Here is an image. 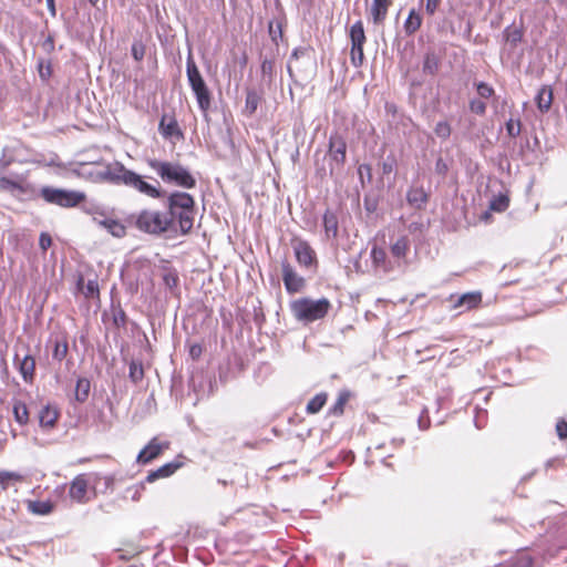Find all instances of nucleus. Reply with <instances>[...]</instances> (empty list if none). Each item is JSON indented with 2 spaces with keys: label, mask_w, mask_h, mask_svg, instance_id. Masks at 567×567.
<instances>
[{
  "label": "nucleus",
  "mask_w": 567,
  "mask_h": 567,
  "mask_svg": "<svg viewBox=\"0 0 567 567\" xmlns=\"http://www.w3.org/2000/svg\"><path fill=\"white\" fill-rule=\"evenodd\" d=\"M127 168L120 162H114L106 165L102 171L97 173V176L102 181H106L109 183L115 185H122Z\"/></svg>",
  "instance_id": "11"
},
{
  "label": "nucleus",
  "mask_w": 567,
  "mask_h": 567,
  "mask_svg": "<svg viewBox=\"0 0 567 567\" xmlns=\"http://www.w3.org/2000/svg\"><path fill=\"white\" fill-rule=\"evenodd\" d=\"M383 174H390L393 171V162H384L382 164Z\"/></svg>",
  "instance_id": "61"
},
{
  "label": "nucleus",
  "mask_w": 567,
  "mask_h": 567,
  "mask_svg": "<svg viewBox=\"0 0 567 567\" xmlns=\"http://www.w3.org/2000/svg\"><path fill=\"white\" fill-rule=\"evenodd\" d=\"M350 60L353 66H361L364 61L363 47H351Z\"/></svg>",
  "instance_id": "40"
},
{
  "label": "nucleus",
  "mask_w": 567,
  "mask_h": 567,
  "mask_svg": "<svg viewBox=\"0 0 567 567\" xmlns=\"http://www.w3.org/2000/svg\"><path fill=\"white\" fill-rule=\"evenodd\" d=\"M144 489V482H142L140 485L128 487L126 489L127 493L132 492L131 498L133 501H138L141 498V493Z\"/></svg>",
  "instance_id": "51"
},
{
  "label": "nucleus",
  "mask_w": 567,
  "mask_h": 567,
  "mask_svg": "<svg viewBox=\"0 0 567 567\" xmlns=\"http://www.w3.org/2000/svg\"><path fill=\"white\" fill-rule=\"evenodd\" d=\"M69 497L78 504H85L95 497V491L90 488L86 474H79L70 482Z\"/></svg>",
  "instance_id": "8"
},
{
  "label": "nucleus",
  "mask_w": 567,
  "mask_h": 567,
  "mask_svg": "<svg viewBox=\"0 0 567 567\" xmlns=\"http://www.w3.org/2000/svg\"><path fill=\"white\" fill-rule=\"evenodd\" d=\"M155 184H151L144 179V177L131 169L127 168L123 184L134 190L151 197V198H162L165 195V192L161 188L159 182L157 179L154 181Z\"/></svg>",
  "instance_id": "7"
},
{
  "label": "nucleus",
  "mask_w": 567,
  "mask_h": 567,
  "mask_svg": "<svg viewBox=\"0 0 567 567\" xmlns=\"http://www.w3.org/2000/svg\"><path fill=\"white\" fill-rule=\"evenodd\" d=\"M85 212L93 217V221L102 226L103 218H107L105 214L96 206L85 207Z\"/></svg>",
  "instance_id": "46"
},
{
  "label": "nucleus",
  "mask_w": 567,
  "mask_h": 567,
  "mask_svg": "<svg viewBox=\"0 0 567 567\" xmlns=\"http://www.w3.org/2000/svg\"><path fill=\"white\" fill-rule=\"evenodd\" d=\"M186 74L188 83L196 96L199 109L206 113L210 107V92L189 52L186 60Z\"/></svg>",
  "instance_id": "5"
},
{
  "label": "nucleus",
  "mask_w": 567,
  "mask_h": 567,
  "mask_svg": "<svg viewBox=\"0 0 567 567\" xmlns=\"http://www.w3.org/2000/svg\"><path fill=\"white\" fill-rule=\"evenodd\" d=\"M168 449L167 442H159L156 437L152 439L150 443L138 453L136 461L141 464H147L158 457L162 452Z\"/></svg>",
  "instance_id": "12"
},
{
  "label": "nucleus",
  "mask_w": 567,
  "mask_h": 567,
  "mask_svg": "<svg viewBox=\"0 0 567 567\" xmlns=\"http://www.w3.org/2000/svg\"><path fill=\"white\" fill-rule=\"evenodd\" d=\"M417 423H419V427H420L421 430H427V429H429V426H430V421H429V419L426 417V421H425L423 415H421V416L419 417Z\"/></svg>",
  "instance_id": "60"
},
{
  "label": "nucleus",
  "mask_w": 567,
  "mask_h": 567,
  "mask_svg": "<svg viewBox=\"0 0 567 567\" xmlns=\"http://www.w3.org/2000/svg\"><path fill=\"white\" fill-rule=\"evenodd\" d=\"M86 298H94L99 296V285L96 280H89L83 291Z\"/></svg>",
  "instance_id": "47"
},
{
  "label": "nucleus",
  "mask_w": 567,
  "mask_h": 567,
  "mask_svg": "<svg viewBox=\"0 0 567 567\" xmlns=\"http://www.w3.org/2000/svg\"><path fill=\"white\" fill-rule=\"evenodd\" d=\"M536 104L542 113L549 111L553 103V91L548 85H543L536 95Z\"/></svg>",
  "instance_id": "24"
},
{
  "label": "nucleus",
  "mask_w": 567,
  "mask_h": 567,
  "mask_svg": "<svg viewBox=\"0 0 567 567\" xmlns=\"http://www.w3.org/2000/svg\"><path fill=\"white\" fill-rule=\"evenodd\" d=\"M421 24L422 18L420 17L419 13L415 12V10L412 9L404 22V32L408 35H412L420 29Z\"/></svg>",
  "instance_id": "29"
},
{
  "label": "nucleus",
  "mask_w": 567,
  "mask_h": 567,
  "mask_svg": "<svg viewBox=\"0 0 567 567\" xmlns=\"http://www.w3.org/2000/svg\"><path fill=\"white\" fill-rule=\"evenodd\" d=\"M441 3V0H426L425 2V11L433 16L435 11L437 10L439 6Z\"/></svg>",
  "instance_id": "54"
},
{
  "label": "nucleus",
  "mask_w": 567,
  "mask_h": 567,
  "mask_svg": "<svg viewBox=\"0 0 567 567\" xmlns=\"http://www.w3.org/2000/svg\"><path fill=\"white\" fill-rule=\"evenodd\" d=\"M482 302V293L478 291L466 292L458 296L454 303L453 309H460V312L476 308Z\"/></svg>",
  "instance_id": "18"
},
{
  "label": "nucleus",
  "mask_w": 567,
  "mask_h": 567,
  "mask_svg": "<svg viewBox=\"0 0 567 567\" xmlns=\"http://www.w3.org/2000/svg\"><path fill=\"white\" fill-rule=\"evenodd\" d=\"M476 91H477V94L480 95V97L486 99V100L492 97L495 93L494 89L485 82H478L476 84Z\"/></svg>",
  "instance_id": "43"
},
{
  "label": "nucleus",
  "mask_w": 567,
  "mask_h": 567,
  "mask_svg": "<svg viewBox=\"0 0 567 567\" xmlns=\"http://www.w3.org/2000/svg\"><path fill=\"white\" fill-rule=\"evenodd\" d=\"M102 227L105 228L114 237L121 238L126 234L125 226L113 218H103Z\"/></svg>",
  "instance_id": "28"
},
{
  "label": "nucleus",
  "mask_w": 567,
  "mask_h": 567,
  "mask_svg": "<svg viewBox=\"0 0 567 567\" xmlns=\"http://www.w3.org/2000/svg\"><path fill=\"white\" fill-rule=\"evenodd\" d=\"M359 174L361 176V178L363 177V174L364 175H368L369 179H371V167L370 165L368 164H362L359 166Z\"/></svg>",
  "instance_id": "58"
},
{
  "label": "nucleus",
  "mask_w": 567,
  "mask_h": 567,
  "mask_svg": "<svg viewBox=\"0 0 567 567\" xmlns=\"http://www.w3.org/2000/svg\"><path fill=\"white\" fill-rule=\"evenodd\" d=\"M364 204H365V208H367L368 212H374L375 210L377 205L374 203H370L369 200L365 199Z\"/></svg>",
  "instance_id": "63"
},
{
  "label": "nucleus",
  "mask_w": 567,
  "mask_h": 567,
  "mask_svg": "<svg viewBox=\"0 0 567 567\" xmlns=\"http://www.w3.org/2000/svg\"><path fill=\"white\" fill-rule=\"evenodd\" d=\"M90 393V381L85 378H80L76 382L75 399L79 402H84Z\"/></svg>",
  "instance_id": "35"
},
{
  "label": "nucleus",
  "mask_w": 567,
  "mask_h": 567,
  "mask_svg": "<svg viewBox=\"0 0 567 567\" xmlns=\"http://www.w3.org/2000/svg\"><path fill=\"white\" fill-rule=\"evenodd\" d=\"M40 248L45 251L52 245V238L47 233H41L39 238Z\"/></svg>",
  "instance_id": "50"
},
{
  "label": "nucleus",
  "mask_w": 567,
  "mask_h": 567,
  "mask_svg": "<svg viewBox=\"0 0 567 567\" xmlns=\"http://www.w3.org/2000/svg\"><path fill=\"white\" fill-rule=\"evenodd\" d=\"M28 508L33 514L47 515L52 512L53 505L51 502L34 501L29 502Z\"/></svg>",
  "instance_id": "33"
},
{
  "label": "nucleus",
  "mask_w": 567,
  "mask_h": 567,
  "mask_svg": "<svg viewBox=\"0 0 567 567\" xmlns=\"http://www.w3.org/2000/svg\"><path fill=\"white\" fill-rule=\"evenodd\" d=\"M133 225L143 233L150 235H161L171 229L173 221L167 213L144 209L137 215L130 217Z\"/></svg>",
  "instance_id": "3"
},
{
  "label": "nucleus",
  "mask_w": 567,
  "mask_h": 567,
  "mask_svg": "<svg viewBox=\"0 0 567 567\" xmlns=\"http://www.w3.org/2000/svg\"><path fill=\"white\" fill-rule=\"evenodd\" d=\"M371 259L373 266L377 269H380L384 272H390L393 270V265L390 260H388V255L383 248L373 246L371 249Z\"/></svg>",
  "instance_id": "22"
},
{
  "label": "nucleus",
  "mask_w": 567,
  "mask_h": 567,
  "mask_svg": "<svg viewBox=\"0 0 567 567\" xmlns=\"http://www.w3.org/2000/svg\"><path fill=\"white\" fill-rule=\"evenodd\" d=\"M203 349L199 344H193L189 349V354L193 359H198L202 355Z\"/></svg>",
  "instance_id": "57"
},
{
  "label": "nucleus",
  "mask_w": 567,
  "mask_h": 567,
  "mask_svg": "<svg viewBox=\"0 0 567 567\" xmlns=\"http://www.w3.org/2000/svg\"><path fill=\"white\" fill-rule=\"evenodd\" d=\"M181 463L171 462L162 465L155 471H151L145 477L146 483H153L158 478H165L173 475L177 468H179Z\"/></svg>",
  "instance_id": "23"
},
{
  "label": "nucleus",
  "mask_w": 567,
  "mask_h": 567,
  "mask_svg": "<svg viewBox=\"0 0 567 567\" xmlns=\"http://www.w3.org/2000/svg\"><path fill=\"white\" fill-rule=\"evenodd\" d=\"M58 416L59 413L55 409H52L49 405L44 406L39 413L40 425L43 427H52L55 424Z\"/></svg>",
  "instance_id": "26"
},
{
  "label": "nucleus",
  "mask_w": 567,
  "mask_h": 567,
  "mask_svg": "<svg viewBox=\"0 0 567 567\" xmlns=\"http://www.w3.org/2000/svg\"><path fill=\"white\" fill-rule=\"evenodd\" d=\"M282 269V280L286 287V290L289 293L299 292L305 286V280L300 277L292 266L288 261H284L281 264Z\"/></svg>",
  "instance_id": "10"
},
{
  "label": "nucleus",
  "mask_w": 567,
  "mask_h": 567,
  "mask_svg": "<svg viewBox=\"0 0 567 567\" xmlns=\"http://www.w3.org/2000/svg\"><path fill=\"white\" fill-rule=\"evenodd\" d=\"M348 400L347 395L341 394L333 406L330 409V413L333 415H341L343 413V406Z\"/></svg>",
  "instance_id": "48"
},
{
  "label": "nucleus",
  "mask_w": 567,
  "mask_h": 567,
  "mask_svg": "<svg viewBox=\"0 0 567 567\" xmlns=\"http://www.w3.org/2000/svg\"><path fill=\"white\" fill-rule=\"evenodd\" d=\"M327 394L326 393H318L317 395H315L307 404L306 406V411L307 413L309 414H316L318 413L322 408L323 405L326 404L327 402Z\"/></svg>",
  "instance_id": "31"
},
{
  "label": "nucleus",
  "mask_w": 567,
  "mask_h": 567,
  "mask_svg": "<svg viewBox=\"0 0 567 567\" xmlns=\"http://www.w3.org/2000/svg\"><path fill=\"white\" fill-rule=\"evenodd\" d=\"M556 432L560 440H566L567 439V422H565V421L557 422Z\"/></svg>",
  "instance_id": "52"
},
{
  "label": "nucleus",
  "mask_w": 567,
  "mask_h": 567,
  "mask_svg": "<svg viewBox=\"0 0 567 567\" xmlns=\"http://www.w3.org/2000/svg\"><path fill=\"white\" fill-rule=\"evenodd\" d=\"M392 0H372L370 14L374 24H381L388 16Z\"/></svg>",
  "instance_id": "20"
},
{
  "label": "nucleus",
  "mask_w": 567,
  "mask_h": 567,
  "mask_svg": "<svg viewBox=\"0 0 567 567\" xmlns=\"http://www.w3.org/2000/svg\"><path fill=\"white\" fill-rule=\"evenodd\" d=\"M291 246L299 265L309 267L316 261V252L308 241L300 238H293L291 240Z\"/></svg>",
  "instance_id": "9"
},
{
  "label": "nucleus",
  "mask_w": 567,
  "mask_h": 567,
  "mask_svg": "<svg viewBox=\"0 0 567 567\" xmlns=\"http://www.w3.org/2000/svg\"><path fill=\"white\" fill-rule=\"evenodd\" d=\"M435 135L441 140H447L451 136L452 128L447 121H440L434 126Z\"/></svg>",
  "instance_id": "39"
},
{
  "label": "nucleus",
  "mask_w": 567,
  "mask_h": 567,
  "mask_svg": "<svg viewBox=\"0 0 567 567\" xmlns=\"http://www.w3.org/2000/svg\"><path fill=\"white\" fill-rule=\"evenodd\" d=\"M406 200L410 206L415 209H422L425 207L429 200V194L423 187H411L406 194Z\"/></svg>",
  "instance_id": "21"
},
{
  "label": "nucleus",
  "mask_w": 567,
  "mask_h": 567,
  "mask_svg": "<svg viewBox=\"0 0 567 567\" xmlns=\"http://www.w3.org/2000/svg\"><path fill=\"white\" fill-rule=\"evenodd\" d=\"M103 481H104V485H105L106 487H111V486H112V484H113V482H114V480H113V477H112V476H104V477H103Z\"/></svg>",
  "instance_id": "64"
},
{
  "label": "nucleus",
  "mask_w": 567,
  "mask_h": 567,
  "mask_svg": "<svg viewBox=\"0 0 567 567\" xmlns=\"http://www.w3.org/2000/svg\"><path fill=\"white\" fill-rule=\"evenodd\" d=\"M22 476L16 472H1L0 486L2 489H7L10 481H21Z\"/></svg>",
  "instance_id": "41"
},
{
  "label": "nucleus",
  "mask_w": 567,
  "mask_h": 567,
  "mask_svg": "<svg viewBox=\"0 0 567 567\" xmlns=\"http://www.w3.org/2000/svg\"><path fill=\"white\" fill-rule=\"evenodd\" d=\"M351 47H363L367 38L364 33L363 23L361 20L353 23L350 28Z\"/></svg>",
  "instance_id": "25"
},
{
  "label": "nucleus",
  "mask_w": 567,
  "mask_h": 567,
  "mask_svg": "<svg viewBox=\"0 0 567 567\" xmlns=\"http://www.w3.org/2000/svg\"><path fill=\"white\" fill-rule=\"evenodd\" d=\"M159 133L165 138L183 137V133L178 127V123L175 117L163 115L158 125Z\"/></svg>",
  "instance_id": "19"
},
{
  "label": "nucleus",
  "mask_w": 567,
  "mask_h": 567,
  "mask_svg": "<svg viewBox=\"0 0 567 567\" xmlns=\"http://www.w3.org/2000/svg\"><path fill=\"white\" fill-rule=\"evenodd\" d=\"M144 47L142 44H133L132 45V55L136 61H141L144 58Z\"/></svg>",
  "instance_id": "53"
},
{
  "label": "nucleus",
  "mask_w": 567,
  "mask_h": 567,
  "mask_svg": "<svg viewBox=\"0 0 567 567\" xmlns=\"http://www.w3.org/2000/svg\"><path fill=\"white\" fill-rule=\"evenodd\" d=\"M128 377L134 383H138L140 381H142V379L144 378V370L141 362L133 360L130 363Z\"/></svg>",
  "instance_id": "37"
},
{
  "label": "nucleus",
  "mask_w": 567,
  "mask_h": 567,
  "mask_svg": "<svg viewBox=\"0 0 567 567\" xmlns=\"http://www.w3.org/2000/svg\"><path fill=\"white\" fill-rule=\"evenodd\" d=\"M0 190L10 192L13 195H21L32 193L33 187L27 183L22 176H18L17 179L0 177Z\"/></svg>",
  "instance_id": "13"
},
{
  "label": "nucleus",
  "mask_w": 567,
  "mask_h": 567,
  "mask_svg": "<svg viewBox=\"0 0 567 567\" xmlns=\"http://www.w3.org/2000/svg\"><path fill=\"white\" fill-rule=\"evenodd\" d=\"M391 256L395 259L398 267L406 265V256L410 251V240L408 236H400L390 246Z\"/></svg>",
  "instance_id": "15"
},
{
  "label": "nucleus",
  "mask_w": 567,
  "mask_h": 567,
  "mask_svg": "<svg viewBox=\"0 0 567 567\" xmlns=\"http://www.w3.org/2000/svg\"><path fill=\"white\" fill-rule=\"evenodd\" d=\"M470 111L477 115H484L486 113V103L480 99H473L468 103Z\"/></svg>",
  "instance_id": "42"
},
{
  "label": "nucleus",
  "mask_w": 567,
  "mask_h": 567,
  "mask_svg": "<svg viewBox=\"0 0 567 567\" xmlns=\"http://www.w3.org/2000/svg\"><path fill=\"white\" fill-rule=\"evenodd\" d=\"M533 564V560L529 556H523L519 559H517L512 566L515 567H530Z\"/></svg>",
  "instance_id": "56"
},
{
  "label": "nucleus",
  "mask_w": 567,
  "mask_h": 567,
  "mask_svg": "<svg viewBox=\"0 0 567 567\" xmlns=\"http://www.w3.org/2000/svg\"><path fill=\"white\" fill-rule=\"evenodd\" d=\"M261 101V95L255 90H248L246 94V102L244 113L251 116L258 109Z\"/></svg>",
  "instance_id": "27"
},
{
  "label": "nucleus",
  "mask_w": 567,
  "mask_h": 567,
  "mask_svg": "<svg viewBox=\"0 0 567 567\" xmlns=\"http://www.w3.org/2000/svg\"><path fill=\"white\" fill-rule=\"evenodd\" d=\"M113 323L117 328L125 327L126 324V315L121 307L113 308Z\"/></svg>",
  "instance_id": "45"
},
{
  "label": "nucleus",
  "mask_w": 567,
  "mask_h": 567,
  "mask_svg": "<svg viewBox=\"0 0 567 567\" xmlns=\"http://www.w3.org/2000/svg\"><path fill=\"white\" fill-rule=\"evenodd\" d=\"M146 163L166 184H172L187 189L196 186L195 177L186 167L177 162L150 158Z\"/></svg>",
  "instance_id": "1"
},
{
  "label": "nucleus",
  "mask_w": 567,
  "mask_h": 567,
  "mask_svg": "<svg viewBox=\"0 0 567 567\" xmlns=\"http://www.w3.org/2000/svg\"><path fill=\"white\" fill-rule=\"evenodd\" d=\"M13 415L14 420L20 424L24 425L29 421V412L27 405L21 401L13 403Z\"/></svg>",
  "instance_id": "32"
},
{
  "label": "nucleus",
  "mask_w": 567,
  "mask_h": 567,
  "mask_svg": "<svg viewBox=\"0 0 567 567\" xmlns=\"http://www.w3.org/2000/svg\"><path fill=\"white\" fill-rule=\"evenodd\" d=\"M168 216L178 220L181 231L187 234L192 230L195 217V202L192 195L184 192H174L167 200Z\"/></svg>",
  "instance_id": "2"
},
{
  "label": "nucleus",
  "mask_w": 567,
  "mask_h": 567,
  "mask_svg": "<svg viewBox=\"0 0 567 567\" xmlns=\"http://www.w3.org/2000/svg\"><path fill=\"white\" fill-rule=\"evenodd\" d=\"M504 38L512 47H516L522 41L523 32L517 27L509 25L504 30Z\"/></svg>",
  "instance_id": "34"
},
{
  "label": "nucleus",
  "mask_w": 567,
  "mask_h": 567,
  "mask_svg": "<svg viewBox=\"0 0 567 567\" xmlns=\"http://www.w3.org/2000/svg\"><path fill=\"white\" fill-rule=\"evenodd\" d=\"M520 127L522 124L519 120L509 118L506 122V131L511 137H517L520 134Z\"/></svg>",
  "instance_id": "44"
},
{
  "label": "nucleus",
  "mask_w": 567,
  "mask_h": 567,
  "mask_svg": "<svg viewBox=\"0 0 567 567\" xmlns=\"http://www.w3.org/2000/svg\"><path fill=\"white\" fill-rule=\"evenodd\" d=\"M331 305L327 298L313 300L301 298L291 302V311L295 318L303 322H312L327 316Z\"/></svg>",
  "instance_id": "4"
},
{
  "label": "nucleus",
  "mask_w": 567,
  "mask_h": 567,
  "mask_svg": "<svg viewBox=\"0 0 567 567\" xmlns=\"http://www.w3.org/2000/svg\"><path fill=\"white\" fill-rule=\"evenodd\" d=\"M261 72H262V74H270L272 72V62L265 60L261 63Z\"/></svg>",
  "instance_id": "59"
},
{
  "label": "nucleus",
  "mask_w": 567,
  "mask_h": 567,
  "mask_svg": "<svg viewBox=\"0 0 567 567\" xmlns=\"http://www.w3.org/2000/svg\"><path fill=\"white\" fill-rule=\"evenodd\" d=\"M509 205V198L506 195L499 194L491 200L489 208L494 212H504Z\"/></svg>",
  "instance_id": "36"
},
{
  "label": "nucleus",
  "mask_w": 567,
  "mask_h": 567,
  "mask_svg": "<svg viewBox=\"0 0 567 567\" xmlns=\"http://www.w3.org/2000/svg\"><path fill=\"white\" fill-rule=\"evenodd\" d=\"M40 195L47 203L64 208L75 207L85 199V194L82 192L68 190L51 186L42 187Z\"/></svg>",
  "instance_id": "6"
},
{
  "label": "nucleus",
  "mask_w": 567,
  "mask_h": 567,
  "mask_svg": "<svg viewBox=\"0 0 567 567\" xmlns=\"http://www.w3.org/2000/svg\"><path fill=\"white\" fill-rule=\"evenodd\" d=\"M435 172L442 176H445L449 172V165L442 157L437 158L435 163Z\"/></svg>",
  "instance_id": "49"
},
{
  "label": "nucleus",
  "mask_w": 567,
  "mask_h": 567,
  "mask_svg": "<svg viewBox=\"0 0 567 567\" xmlns=\"http://www.w3.org/2000/svg\"><path fill=\"white\" fill-rule=\"evenodd\" d=\"M347 143L344 138L338 134L331 135L329 140V155L338 165L346 161Z\"/></svg>",
  "instance_id": "17"
},
{
  "label": "nucleus",
  "mask_w": 567,
  "mask_h": 567,
  "mask_svg": "<svg viewBox=\"0 0 567 567\" xmlns=\"http://www.w3.org/2000/svg\"><path fill=\"white\" fill-rule=\"evenodd\" d=\"M14 363L23 379L27 383H32L34 379L35 371V359L31 354H24L23 358H20L17 352L14 355Z\"/></svg>",
  "instance_id": "14"
},
{
  "label": "nucleus",
  "mask_w": 567,
  "mask_h": 567,
  "mask_svg": "<svg viewBox=\"0 0 567 567\" xmlns=\"http://www.w3.org/2000/svg\"><path fill=\"white\" fill-rule=\"evenodd\" d=\"M423 72L434 75L439 70V59L434 52H427L423 61Z\"/></svg>",
  "instance_id": "30"
},
{
  "label": "nucleus",
  "mask_w": 567,
  "mask_h": 567,
  "mask_svg": "<svg viewBox=\"0 0 567 567\" xmlns=\"http://www.w3.org/2000/svg\"><path fill=\"white\" fill-rule=\"evenodd\" d=\"M324 237L329 241H336L339 235V218L336 212L327 209L322 217Z\"/></svg>",
  "instance_id": "16"
},
{
  "label": "nucleus",
  "mask_w": 567,
  "mask_h": 567,
  "mask_svg": "<svg viewBox=\"0 0 567 567\" xmlns=\"http://www.w3.org/2000/svg\"><path fill=\"white\" fill-rule=\"evenodd\" d=\"M269 33L271 35V39L274 41H277V35L281 37L282 35V31H281V25L280 23H277L276 28L274 27V23L270 22L269 23Z\"/></svg>",
  "instance_id": "55"
},
{
  "label": "nucleus",
  "mask_w": 567,
  "mask_h": 567,
  "mask_svg": "<svg viewBox=\"0 0 567 567\" xmlns=\"http://www.w3.org/2000/svg\"><path fill=\"white\" fill-rule=\"evenodd\" d=\"M48 9L52 17L56 16L55 2L54 0H47Z\"/></svg>",
  "instance_id": "62"
},
{
  "label": "nucleus",
  "mask_w": 567,
  "mask_h": 567,
  "mask_svg": "<svg viewBox=\"0 0 567 567\" xmlns=\"http://www.w3.org/2000/svg\"><path fill=\"white\" fill-rule=\"evenodd\" d=\"M68 342L65 340H55L52 357L56 361H62L68 354Z\"/></svg>",
  "instance_id": "38"
}]
</instances>
